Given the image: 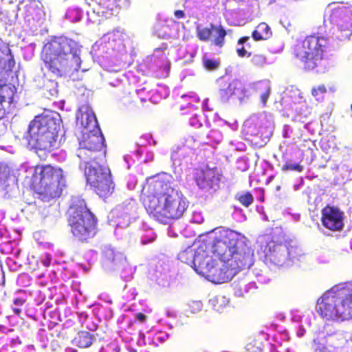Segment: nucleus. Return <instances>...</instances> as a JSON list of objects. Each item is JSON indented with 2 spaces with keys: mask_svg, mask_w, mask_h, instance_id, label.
<instances>
[{
  "mask_svg": "<svg viewBox=\"0 0 352 352\" xmlns=\"http://www.w3.org/2000/svg\"><path fill=\"white\" fill-rule=\"evenodd\" d=\"M212 261V257L199 248L195 254L192 263L197 273L208 274L213 266Z\"/></svg>",
  "mask_w": 352,
  "mask_h": 352,
  "instance_id": "a211bd4d",
  "label": "nucleus"
},
{
  "mask_svg": "<svg viewBox=\"0 0 352 352\" xmlns=\"http://www.w3.org/2000/svg\"><path fill=\"white\" fill-rule=\"evenodd\" d=\"M251 63L256 67H263L267 62L266 56L263 54H255L251 58Z\"/></svg>",
  "mask_w": 352,
  "mask_h": 352,
  "instance_id": "a878e982",
  "label": "nucleus"
},
{
  "mask_svg": "<svg viewBox=\"0 0 352 352\" xmlns=\"http://www.w3.org/2000/svg\"><path fill=\"white\" fill-rule=\"evenodd\" d=\"M80 46L64 36L52 37L43 47L41 69L45 77L55 79L78 72L80 68Z\"/></svg>",
  "mask_w": 352,
  "mask_h": 352,
  "instance_id": "7ed1b4c3",
  "label": "nucleus"
},
{
  "mask_svg": "<svg viewBox=\"0 0 352 352\" xmlns=\"http://www.w3.org/2000/svg\"><path fill=\"white\" fill-rule=\"evenodd\" d=\"M135 318L140 322H144L146 320V316L142 313H138L135 315Z\"/></svg>",
  "mask_w": 352,
  "mask_h": 352,
  "instance_id": "473e14b6",
  "label": "nucleus"
},
{
  "mask_svg": "<svg viewBox=\"0 0 352 352\" xmlns=\"http://www.w3.org/2000/svg\"><path fill=\"white\" fill-rule=\"evenodd\" d=\"M209 0H195V3H197L199 6H204L206 8H208Z\"/></svg>",
  "mask_w": 352,
  "mask_h": 352,
  "instance_id": "72a5a7b5",
  "label": "nucleus"
},
{
  "mask_svg": "<svg viewBox=\"0 0 352 352\" xmlns=\"http://www.w3.org/2000/svg\"><path fill=\"white\" fill-rule=\"evenodd\" d=\"M261 200H262V201H263V200H264V197L261 198Z\"/></svg>",
  "mask_w": 352,
  "mask_h": 352,
  "instance_id": "ea45409f",
  "label": "nucleus"
},
{
  "mask_svg": "<svg viewBox=\"0 0 352 352\" xmlns=\"http://www.w3.org/2000/svg\"><path fill=\"white\" fill-rule=\"evenodd\" d=\"M328 45L327 38L316 34L309 35L294 45L293 54L302 63L305 70L319 72L324 67V53Z\"/></svg>",
  "mask_w": 352,
  "mask_h": 352,
  "instance_id": "423d86ee",
  "label": "nucleus"
},
{
  "mask_svg": "<svg viewBox=\"0 0 352 352\" xmlns=\"http://www.w3.org/2000/svg\"><path fill=\"white\" fill-rule=\"evenodd\" d=\"M237 55L239 57L243 58V57H250L251 53L248 52L243 46H242L241 48H239L236 50Z\"/></svg>",
  "mask_w": 352,
  "mask_h": 352,
  "instance_id": "7c9ffc66",
  "label": "nucleus"
},
{
  "mask_svg": "<svg viewBox=\"0 0 352 352\" xmlns=\"http://www.w3.org/2000/svg\"><path fill=\"white\" fill-rule=\"evenodd\" d=\"M219 97L221 102H228L233 96L241 99L245 95L243 85L236 80L226 82L219 91Z\"/></svg>",
  "mask_w": 352,
  "mask_h": 352,
  "instance_id": "f3484780",
  "label": "nucleus"
},
{
  "mask_svg": "<svg viewBox=\"0 0 352 352\" xmlns=\"http://www.w3.org/2000/svg\"><path fill=\"white\" fill-rule=\"evenodd\" d=\"M222 173L217 167L210 168L206 166L204 168L195 170L194 179L197 185L202 190H216L219 187Z\"/></svg>",
  "mask_w": 352,
  "mask_h": 352,
  "instance_id": "9b49d317",
  "label": "nucleus"
},
{
  "mask_svg": "<svg viewBox=\"0 0 352 352\" xmlns=\"http://www.w3.org/2000/svg\"><path fill=\"white\" fill-rule=\"evenodd\" d=\"M77 155L82 164L96 161L100 155L104 156V138L100 129L98 131L82 132Z\"/></svg>",
  "mask_w": 352,
  "mask_h": 352,
  "instance_id": "1a4fd4ad",
  "label": "nucleus"
},
{
  "mask_svg": "<svg viewBox=\"0 0 352 352\" xmlns=\"http://www.w3.org/2000/svg\"><path fill=\"white\" fill-rule=\"evenodd\" d=\"M250 39V37L248 36H244L241 38L237 41L238 45H243L248 40Z\"/></svg>",
  "mask_w": 352,
  "mask_h": 352,
  "instance_id": "c9c22d12",
  "label": "nucleus"
},
{
  "mask_svg": "<svg viewBox=\"0 0 352 352\" xmlns=\"http://www.w3.org/2000/svg\"><path fill=\"white\" fill-rule=\"evenodd\" d=\"M321 223L326 229L338 232L344 228V213L338 206L327 204L321 210Z\"/></svg>",
  "mask_w": 352,
  "mask_h": 352,
  "instance_id": "f8f14e48",
  "label": "nucleus"
},
{
  "mask_svg": "<svg viewBox=\"0 0 352 352\" xmlns=\"http://www.w3.org/2000/svg\"><path fill=\"white\" fill-rule=\"evenodd\" d=\"M61 120L54 111H44L30 122L28 132L29 144L38 151L50 153L59 147Z\"/></svg>",
  "mask_w": 352,
  "mask_h": 352,
  "instance_id": "39448f33",
  "label": "nucleus"
},
{
  "mask_svg": "<svg viewBox=\"0 0 352 352\" xmlns=\"http://www.w3.org/2000/svg\"><path fill=\"white\" fill-rule=\"evenodd\" d=\"M257 90H263V92L261 95V100L263 105H265L267 101V99L270 96L271 87L267 82H261L257 84L256 86Z\"/></svg>",
  "mask_w": 352,
  "mask_h": 352,
  "instance_id": "5701e85b",
  "label": "nucleus"
},
{
  "mask_svg": "<svg viewBox=\"0 0 352 352\" xmlns=\"http://www.w3.org/2000/svg\"><path fill=\"white\" fill-rule=\"evenodd\" d=\"M142 195L145 209L160 221L179 219L188 207V201L182 193L163 179L147 182Z\"/></svg>",
  "mask_w": 352,
  "mask_h": 352,
  "instance_id": "f03ea898",
  "label": "nucleus"
},
{
  "mask_svg": "<svg viewBox=\"0 0 352 352\" xmlns=\"http://www.w3.org/2000/svg\"><path fill=\"white\" fill-rule=\"evenodd\" d=\"M203 65L206 70L214 71L220 67L221 62L219 59L204 58Z\"/></svg>",
  "mask_w": 352,
  "mask_h": 352,
  "instance_id": "393cba45",
  "label": "nucleus"
},
{
  "mask_svg": "<svg viewBox=\"0 0 352 352\" xmlns=\"http://www.w3.org/2000/svg\"><path fill=\"white\" fill-rule=\"evenodd\" d=\"M329 21L334 28L333 35L338 40L349 38L352 34V11L346 7L331 10Z\"/></svg>",
  "mask_w": 352,
  "mask_h": 352,
  "instance_id": "9d476101",
  "label": "nucleus"
},
{
  "mask_svg": "<svg viewBox=\"0 0 352 352\" xmlns=\"http://www.w3.org/2000/svg\"><path fill=\"white\" fill-rule=\"evenodd\" d=\"M76 123L82 128V133L98 131L100 129L95 113L89 105H82L79 108Z\"/></svg>",
  "mask_w": 352,
  "mask_h": 352,
  "instance_id": "dca6fc26",
  "label": "nucleus"
},
{
  "mask_svg": "<svg viewBox=\"0 0 352 352\" xmlns=\"http://www.w3.org/2000/svg\"><path fill=\"white\" fill-rule=\"evenodd\" d=\"M316 311L327 320L352 318V281L340 283L327 290L317 300Z\"/></svg>",
  "mask_w": 352,
  "mask_h": 352,
  "instance_id": "20e7f679",
  "label": "nucleus"
},
{
  "mask_svg": "<svg viewBox=\"0 0 352 352\" xmlns=\"http://www.w3.org/2000/svg\"><path fill=\"white\" fill-rule=\"evenodd\" d=\"M41 10L38 8L33 6L32 4L26 5L25 6V12L27 17L34 19V16L38 14Z\"/></svg>",
  "mask_w": 352,
  "mask_h": 352,
  "instance_id": "cd10ccee",
  "label": "nucleus"
},
{
  "mask_svg": "<svg viewBox=\"0 0 352 352\" xmlns=\"http://www.w3.org/2000/svg\"><path fill=\"white\" fill-rule=\"evenodd\" d=\"M35 192L44 201L58 198L65 186L63 170L58 166L50 164L37 166L33 176Z\"/></svg>",
  "mask_w": 352,
  "mask_h": 352,
  "instance_id": "6e6552de",
  "label": "nucleus"
},
{
  "mask_svg": "<svg viewBox=\"0 0 352 352\" xmlns=\"http://www.w3.org/2000/svg\"><path fill=\"white\" fill-rule=\"evenodd\" d=\"M235 199L245 208L251 206L254 201L253 195L250 192H245L244 193H237L235 195Z\"/></svg>",
  "mask_w": 352,
  "mask_h": 352,
  "instance_id": "b1692460",
  "label": "nucleus"
},
{
  "mask_svg": "<svg viewBox=\"0 0 352 352\" xmlns=\"http://www.w3.org/2000/svg\"><path fill=\"white\" fill-rule=\"evenodd\" d=\"M212 252L221 262L213 265L208 276L217 284L228 282L240 271L254 264V251L247 237L231 229L220 230L212 242Z\"/></svg>",
  "mask_w": 352,
  "mask_h": 352,
  "instance_id": "f257e3e1",
  "label": "nucleus"
},
{
  "mask_svg": "<svg viewBox=\"0 0 352 352\" xmlns=\"http://www.w3.org/2000/svg\"><path fill=\"white\" fill-rule=\"evenodd\" d=\"M281 170L283 171L291 170V171L302 172L303 170V166L298 163L294 164L286 163L282 166Z\"/></svg>",
  "mask_w": 352,
  "mask_h": 352,
  "instance_id": "c85d7f7f",
  "label": "nucleus"
},
{
  "mask_svg": "<svg viewBox=\"0 0 352 352\" xmlns=\"http://www.w3.org/2000/svg\"><path fill=\"white\" fill-rule=\"evenodd\" d=\"M93 186L91 188L97 194L100 198L105 199L112 195L115 189V184L112 180V176L109 178L104 179L102 182L96 181L93 179Z\"/></svg>",
  "mask_w": 352,
  "mask_h": 352,
  "instance_id": "6ab92c4d",
  "label": "nucleus"
},
{
  "mask_svg": "<svg viewBox=\"0 0 352 352\" xmlns=\"http://www.w3.org/2000/svg\"><path fill=\"white\" fill-rule=\"evenodd\" d=\"M174 15L177 19L184 18L185 16L184 12L181 10H177L174 12Z\"/></svg>",
  "mask_w": 352,
  "mask_h": 352,
  "instance_id": "f704fd0d",
  "label": "nucleus"
},
{
  "mask_svg": "<svg viewBox=\"0 0 352 352\" xmlns=\"http://www.w3.org/2000/svg\"><path fill=\"white\" fill-rule=\"evenodd\" d=\"M13 302L15 305L21 307L25 304V300L21 298H16L14 299Z\"/></svg>",
  "mask_w": 352,
  "mask_h": 352,
  "instance_id": "2f4dec72",
  "label": "nucleus"
},
{
  "mask_svg": "<svg viewBox=\"0 0 352 352\" xmlns=\"http://www.w3.org/2000/svg\"><path fill=\"white\" fill-rule=\"evenodd\" d=\"M326 92L327 88L324 85H320L318 87H313L311 89V94L314 97H317L320 94H323Z\"/></svg>",
  "mask_w": 352,
  "mask_h": 352,
  "instance_id": "c756f323",
  "label": "nucleus"
},
{
  "mask_svg": "<svg viewBox=\"0 0 352 352\" xmlns=\"http://www.w3.org/2000/svg\"><path fill=\"white\" fill-rule=\"evenodd\" d=\"M227 32L221 25H214L210 24L209 27L197 28V36L204 42L211 41V44L222 48L226 43V36Z\"/></svg>",
  "mask_w": 352,
  "mask_h": 352,
  "instance_id": "ddd939ff",
  "label": "nucleus"
},
{
  "mask_svg": "<svg viewBox=\"0 0 352 352\" xmlns=\"http://www.w3.org/2000/svg\"><path fill=\"white\" fill-rule=\"evenodd\" d=\"M68 223L76 240L88 243L97 233V219L84 199H77L68 210Z\"/></svg>",
  "mask_w": 352,
  "mask_h": 352,
  "instance_id": "0eeeda50",
  "label": "nucleus"
},
{
  "mask_svg": "<svg viewBox=\"0 0 352 352\" xmlns=\"http://www.w3.org/2000/svg\"><path fill=\"white\" fill-rule=\"evenodd\" d=\"M82 164L85 166L87 183L89 185L90 188L93 186V179H95L98 182H100L111 177V170L109 167L100 164L96 161Z\"/></svg>",
  "mask_w": 352,
  "mask_h": 352,
  "instance_id": "2eb2a0df",
  "label": "nucleus"
},
{
  "mask_svg": "<svg viewBox=\"0 0 352 352\" xmlns=\"http://www.w3.org/2000/svg\"><path fill=\"white\" fill-rule=\"evenodd\" d=\"M16 87L11 84H5L0 86V98L1 101L11 103L13 102Z\"/></svg>",
  "mask_w": 352,
  "mask_h": 352,
  "instance_id": "4be33fe9",
  "label": "nucleus"
},
{
  "mask_svg": "<svg viewBox=\"0 0 352 352\" xmlns=\"http://www.w3.org/2000/svg\"><path fill=\"white\" fill-rule=\"evenodd\" d=\"M274 177L273 175L270 176V177L268 178L267 183H268V182H270L271 181H272V180H273V179H274Z\"/></svg>",
  "mask_w": 352,
  "mask_h": 352,
  "instance_id": "4c0bfd02",
  "label": "nucleus"
},
{
  "mask_svg": "<svg viewBox=\"0 0 352 352\" xmlns=\"http://www.w3.org/2000/svg\"><path fill=\"white\" fill-rule=\"evenodd\" d=\"M95 338L93 334L88 331H80L75 338L76 344L80 348L89 347L94 340Z\"/></svg>",
  "mask_w": 352,
  "mask_h": 352,
  "instance_id": "412c9836",
  "label": "nucleus"
},
{
  "mask_svg": "<svg viewBox=\"0 0 352 352\" xmlns=\"http://www.w3.org/2000/svg\"><path fill=\"white\" fill-rule=\"evenodd\" d=\"M280 189V186H278L276 187V190H279Z\"/></svg>",
  "mask_w": 352,
  "mask_h": 352,
  "instance_id": "58836bf2",
  "label": "nucleus"
},
{
  "mask_svg": "<svg viewBox=\"0 0 352 352\" xmlns=\"http://www.w3.org/2000/svg\"><path fill=\"white\" fill-rule=\"evenodd\" d=\"M272 36V30L265 22L258 23L252 32V37L256 42L270 40Z\"/></svg>",
  "mask_w": 352,
  "mask_h": 352,
  "instance_id": "aec40b11",
  "label": "nucleus"
},
{
  "mask_svg": "<svg viewBox=\"0 0 352 352\" xmlns=\"http://www.w3.org/2000/svg\"><path fill=\"white\" fill-rule=\"evenodd\" d=\"M12 311H13L16 315H17V316H19L21 315V314L22 310H21V309H20V308H16V307H14V308H12Z\"/></svg>",
  "mask_w": 352,
  "mask_h": 352,
  "instance_id": "e433bc0d",
  "label": "nucleus"
},
{
  "mask_svg": "<svg viewBox=\"0 0 352 352\" xmlns=\"http://www.w3.org/2000/svg\"><path fill=\"white\" fill-rule=\"evenodd\" d=\"M322 340L323 342L317 338L313 340L315 351L318 352H329L326 345V338H324Z\"/></svg>",
  "mask_w": 352,
  "mask_h": 352,
  "instance_id": "bb28decb",
  "label": "nucleus"
},
{
  "mask_svg": "<svg viewBox=\"0 0 352 352\" xmlns=\"http://www.w3.org/2000/svg\"><path fill=\"white\" fill-rule=\"evenodd\" d=\"M261 200H262V201H263V200H264V197L261 198Z\"/></svg>",
  "mask_w": 352,
  "mask_h": 352,
  "instance_id": "a19ab883",
  "label": "nucleus"
},
{
  "mask_svg": "<svg viewBox=\"0 0 352 352\" xmlns=\"http://www.w3.org/2000/svg\"><path fill=\"white\" fill-rule=\"evenodd\" d=\"M151 69L155 78H163L168 76L170 63L166 54L160 49H156L155 53L149 59Z\"/></svg>",
  "mask_w": 352,
  "mask_h": 352,
  "instance_id": "4468645a",
  "label": "nucleus"
}]
</instances>
